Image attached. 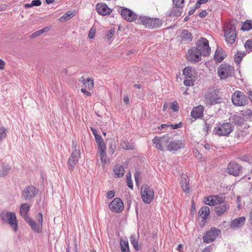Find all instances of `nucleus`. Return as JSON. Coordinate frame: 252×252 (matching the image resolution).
I'll return each instance as SVG.
<instances>
[{"label":"nucleus","instance_id":"f257e3e1","mask_svg":"<svg viewBox=\"0 0 252 252\" xmlns=\"http://www.w3.org/2000/svg\"><path fill=\"white\" fill-rule=\"evenodd\" d=\"M0 218L4 222L9 224L14 231H17L18 225L15 213L2 212L0 214Z\"/></svg>","mask_w":252,"mask_h":252},{"label":"nucleus","instance_id":"f03ea898","mask_svg":"<svg viewBox=\"0 0 252 252\" xmlns=\"http://www.w3.org/2000/svg\"><path fill=\"white\" fill-rule=\"evenodd\" d=\"M224 32L227 42L234 43L237 36L235 24L232 22L227 23L224 27Z\"/></svg>","mask_w":252,"mask_h":252},{"label":"nucleus","instance_id":"7ed1b4c3","mask_svg":"<svg viewBox=\"0 0 252 252\" xmlns=\"http://www.w3.org/2000/svg\"><path fill=\"white\" fill-rule=\"evenodd\" d=\"M219 91L215 88L209 89L205 94V102L207 105H214L220 102L221 98L218 94Z\"/></svg>","mask_w":252,"mask_h":252},{"label":"nucleus","instance_id":"20e7f679","mask_svg":"<svg viewBox=\"0 0 252 252\" xmlns=\"http://www.w3.org/2000/svg\"><path fill=\"white\" fill-rule=\"evenodd\" d=\"M234 129L230 123H225L215 127L214 132L219 136H228Z\"/></svg>","mask_w":252,"mask_h":252},{"label":"nucleus","instance_id":"39448f33","mask_svg":"<svg viewBox=\"0 0 252 252\" xmlns=\"http://www.w3.org/2000/svg\"><path fill=\"white\" fill-rule=\"evenodd\" d=\"M195 49L199 51L204 56H208L211 50L209 45V41L204 37H201L197 40L196 47H195Z\"/></svg>","mask_w":252,"mask_h":252},{"label":"nucleus","instance_id":"423d86ee","mask_svg":"<svg viewBox=\"0 0 252 252\" xmlns=\"http://www.w3.org/2000/svg\"><path fill=\"white\" fill-rule=\"evenodd\" d=\"M141 195L143 201L145 203L149 204L154 199L153 189L147 185H143L141 188Z\"/></svg>","mask_w":252,"mask_h":252},{"label":"nucleus","instance_id":"0eeeda50","mask_svg":"<svg viewBox=\"0 0 252 252\" xmlns=\"http://www.w3.org/2000/svg\"><path fill=\"white\" fill-rule=\"evenodd\" d=\"M36 219L38 222V224L31 217L27 219L25 221L29 223L33 231L36 233H39L41 231L42 226V214L41 213H39L36 216Z\"/></svg>","mask_w":252,"mask_h":252},{"label":"nucleus","instance_id":"6e6552de","mask_svg":"<svg viewBox=\"0 0 252 252\" xmlns=\"http://www.w3.org/2000/svg\"><path fill=\"white\" fill-rule=\"evenodd\" d=\"M171 141V137L168 134H165L161 137H158L156 136L152 140L154 144L156 145V148L163 151L164 150V147L168 146L167 143Z\"/></svg>","mask_w":252,"mask_h":252},{"label":"nucleus","instance_id":"1a4fd4ad","mask_svg":"<svg viewBox=\"0 0 252 252\" xmlns=\"http://www.w3.org/2000/svg\"><path fill=\"white\" fill-rule=\"evenodd\" d=\"M232 101L236 106H243L248 103V98L243 92L237 91L232 94Z\"/></svg>","mask_w":252,"mask_h":252},{"label":"nucleus","instance_id":"9d476101","mask_svg":"<svg viewBox=\"0 0 252 252\" xmlns=\"http://www.w3.org/2000/svg\"><path fill=\"white\" fill-rule=\"evenodd\" d=\"M233 73V68L229 64L222 63L218 67V73L221 79L232 76Z\"/></svg>","mask_w":252,"mask_h":252},{"label":"nucleus","instance_id":"9b49d317","mask_svg":"<svg viewBox=\"0 0 252 252\" xmlns=\"http://www.w3.org/2000/svg\"><path fill=\"white\" fill-rule=\"evenodd\" d=\"M38 192V189L33 186L26 187L22 192L21 197L24 200H30L35 196Z\"/></svg>","mask_w":252,"mask_h":252},{"label":"nucleus","instance_id":"f8f14e48","mask_svg":"<svg viewBox=\"0 0 252 252\" xmlns=\"http://www.w3.org/2000/svg\"><path fill=\"white\" fill-rule=\"evenodd\" d=\"M220 230L216 228L213 227L207 231L203 236V241L206 243H210L213 242L220 234Z\"/></svg>","mask_w":252,"mask_h":252},{"label":"nucleus","instance_id":"ddd939ff","mask_svg":"<svg viewBox=\"0 0 252 252\" xmlns=\"http://www.w3.org/2000/svg\"><path fill=\"white\" fill-rule=\"evenodd\" d=\"M80 150L74 149L71 154L68 161L69 170L72 171L75 165L77 163L79 158H80Z\"/></svg>","mask_w":252,"mask_h":252},{"label":"nucleus","instance_id":"4468645a","mask_svg":"<svg viewBox=\"0 0 252 252\" xmlns=\"http://www.w3.org/2000/svg\"><path fill=\"white\" fill-rule=\"evenodd\" d=\"M202 55V54L194 47L188 51L187 55V60L191 63H197L201 60Z\"/></svg>","mask_w":252,"mask_h":252},{"label":"nucleus","instance_id":"2eb2a0df","mask_svg":"<svg viewBox=\"0 0 252 252\" xmlns=\"http://www.w3.org/2000/svg\"><path fill=\"white\" fill-rule=\"evenodd\" d=\"M110 209L114 212H121L124 210V204L120 198H114L109 205Z\"/></svg>","mask_w":252,"mask_h":252},{"label":"nucleus","instance_id":"dca6fc26","mask_svg":"<svg viewBox=\"0 0 252 252\" xmlns=\"http://www.w3.org/2000/svg\"><path fill=\"white\" fill-rule=\"evenodd\" d=\"M227 169L229 174L235 176H239L242 171L241 166L234 162H230L227 167Z\"/></svg>","mask_w":252,"mask_h":252},{"label":"nucleus","instance_id":"f3484780","mask_svg":"<svg viewBox=\"0 0 252 252\" xmlns=\"http://www.w3.org/2000/svg\"><path fill=\"white\" fill-rule=\"evenodd\" d=\"M204 109V108L202 105L194 107L191 111V116L194 120H192V119H189L188 122L191 124L197 119L201 118L203 115Z\"/></svg>","mask_w":252,"mask_h":252},{"label":"nucleus","instance_id":"a211bd4d","mask_svg":"<svg viewBox=\"0 0 252 252\" xmlns=\"http://www.w3.org/2000/svg\"><path fill=\"white\" fill-rule=\"evenodd\" d=\"M121 15L126 20L132 22L138 19L137 15L131 10L126 8H124L121 11Z\"/></svg>","mask_w":252,"mask_h":252},{"label":"nucleus","instance_id":"6ab92c4d","mask_svg":"<svg viewBox=\"0 0 252 252\" xmlns=\"http://www.w3.org/2000/svg\"><path fill=\"white\" fill-rule=\"evenodd\" d=\"M96 10L99 15L105 16L110 14L112 10L105 3H98L96 5Z\"/></svg>","mask_w":252,"mask_h":252},{"label":"nucleus","instance_id":"aec40b11","mask_svg":"<svg viewBox=\"0 0 252 252\" xmlns=\"http://www.w3.org/2000/svg\"><path fill=\"white\" fill-rule=\"evenodd\" d=\"M246 218L245 217H241L236 218L231 221L230 226L233 229H236L242 227L245 223Z\"/></svg>","mask_w":252,"mask_h":252},{"label":"nucleus","instance_id":"412c9836","mask_svg":"<svg viewBox=\"0 0 252 252\" xmlns=\"http://www.w3.org/2000/svg\"><path fill=\"white\" fill-rule=\"evenodd\" d=\"M183 146L184 145L181 141L171 140L168 146H167V149L170 151H177L183 147Z\"/></svg>","mask_w":252,"mask_h":252},{"label":"nucleus","instance_id":"4be33fe9","mask_svg":"<svg viewBox=\"0 0 252 252\" xmlns=\"http://www.w3.org/2000/svg\"><path fill=\"white\" fill-rule=\"evenodd\" d=\"M30 208V206L27 203H23L20 206V214L25 220H26L27 219L30 218L28 215Z\"/></svg>","mask_w":252,"mask_h":252},{"label":"nucleus","instance_id":"5701e85b","mask_svg":"<svg viewBox=\"0 0 252 252\" xmlns=\"http://www.w3.org/2000/svg\"><path fill=\"white\" fill-rule=\"evenodd\" d=\"M181 187L185 192H189V179L186 174L181 176Z\"/></svg>","mask_w":252,"mask_h":252},{"label":"nucleus","instance_id":"b1692460","mask_svg":"<svg viewBox=\"0 0 252 252\" xmlns=\"http://www.w3.org/2000/svg\"><path fill=\"white\" fill-rule=\"evenodd\" d=\"M137 20L139 23H141L146 27L151 29L152 26L153 18L146 16H140L139 18L137 19Z\"/></svg>","mask_w":252,"mask_h":252},{"label":"nucleus","instance_id":"393cba45","mask_svg":"<svg viewBox=\"0 0 252 252\" xmlns=\"http://www.w3.org/2000/svg\"><path fill=\"white\" fill-rule=\"evenodd\" d=\"M228 205L226 203H222L215 206V212L217 215L220 216L227 211Z\"/></svg>","mask_w":252,"mask_h":252},{"label":"nucleus","instance_id":"a878e982","mask_svg":"<svg viewBox=\"0 0 252 252\" xmlns=\"http://www.w3.org/2000/svg\"><path fill=\"white\" fill-rule=\"evenodd\" d=\"M180 37L182 41H191L192 40L191 33L188 30H184L182 31Z\"/></svg>","mask_w":252,"mask_h":252},{"label":"nucleus","instance_id":"bb28decb","mask_svg":"<svg viewBox=\"0 0 252 252\" xmlns=\"http://www.w3.org/2000/svg\"><path fill=\"white\" fill-rule=\"evenodd\" d=\"M113 171L118 177H122L124 174L125 169L123 166L121 165H116L113 168Z\"/></svg>","mask_w":252,"mask_h":252},{"label":"nucleus","instance_id":"cd10ccee","mask_svg":"<svg viewBox=\"0 0 252 252\" xmlns=\"http://www.w3.org/2000/svg\"><path fill=\"white\" fill-rule=\"evenodd\" d=\"M106 149V148L98 149V154L102 164H105L106 163L107 156Z\"/></svg>","mask_w":252,"mask_h":252},{"label":"nucleus","instance_id":"c85d7f7f","mask_svg":"<svg viewBox=\"0 0 252 252\" xmlns=\"http://www.w3.org/2000/svg\"><path fill=\"white\" fill-rule=\"evenodd\" d=\"M210 214V209L207 206L202 207L198 212V215L205 219Z\"/></svg>","mask_w":252,"mask_h":252},{"label":"nucleus","instance_id":"c756f323","mask_svg":"<svg viewBox=\"0 0 252 252\" xmlns=\"http://www.w3.org/2000/svg\"><path fill=\"white\" fill-rule=\"evenodd\" d=\"M10 170V167L9 165H3L0 167V177H4L6 176Z\"/></svg>","mask_w":252,"mask_h":252},{"label":"nucleus","instance_id":"7c9ffc66","mask_svg":"<svg viewBox=\"0 0 252 252\" xmlns=\"http://www.w3.org/2000/svg\"><path fill=\"white\" fill-rule=\"evenodd\" d=\"M75 13L71 11H67L63 16L60 18V21L62 22H65L69 20L71 18L74 16Z\"/></svg>","mask_w":252,"mask_h":252},{"label":"nucleus","instance_id":"2f4dec72","mask_svg":"<svg viewBox=\"0 0 252 252\" xmlns=\"http://www.w3.org/2000/svg\"><path fill=\"white\" fill-rule=\"evenodd\" d=\"M175 6L172 10L171 14L176 16H180L182 12V5L178 6L177 5H174Z\"/></svg>","mask_w":252,"mask_h":252},{"label":"nucleus","instance_id":"473e14b6","mask_svg":"<svg viewBox=\"0 0 252 252\" xmlns=\"http://www.w3.org/2000/svg\"><path fill=\"white\" fill-rule=\"evenodd\" d=\"M121 147L124 150H133L134 149V145L130 143L128 141H124L121 144Z\"/></svg>","mask_w":252,"mask_h":252},{"label":"nucleus","instance_id":"72a5a7b5","mask_svg":"<svg viewBox=\"0 0 252 252\" xmlns=\"http://www.w3.org/2000/svg\"><path fill=\"white\" fill-rule=\"evenodd\" d=\"M252 29V21L250 20H246L243 24L241 27V30L245 31H249Z\"/></svg>","mask_w":252,"mask_h":252},{"label":"nucleus","instance_id":"f704fd0d","mask_svg":"<svg viewBox=\"0 0 252 252\" xmlns=\"http://www.w3.org/2000/svg\"><path fill=\"white\" fill-rule=\"evenodd\" d=\"M130 241L131 244L133 245L134 248L136 250H139V247L138 246V241L136 240V237L135 234L131 235L130 237Z\"/></svg>","mask_w":252,"mask_h":252},{"label":"nucleus","instance_id":"c9c22d12","mask_svg":"<svg viewBox=\"0 0 252 252\" xmlns=\"http://www.w3.org/2000/svg\"><path fill=\"white\" fill-rule=\"evenodd\" d=\"M214 59L217 62H221L224 59V56L222 55L221 51L218 49L216 50L214 55Z\"/></svg>","mask_w":252,"mask_h":252},{"label":"nucleus","instance_id":"e433bc0d","mask_svg":"<svg viewBox=\"0 0 252 252\" xmlns=\"http://www.w3.org/2000/svg\"><path fill=\"white\" fill-rule=\"evenodd\" d=\"M162 24V21L158 18H153L152 26L151 29L158 28Z\"/></svg>","mask_w":252,"mask_h":252},{"label":"nucleus","instance_id":"4c0bfd02","mask_svg":"<svg viewBox=\"0 0 252 252\" xmlns=\"http://www.w3.org/2000/svg\"><path fill=\"white\" fill-rule=\"evenodd\" d=\"M246 55V54L244 52H238L234 56V61L237 64L240 63L241 60Z\"/></svg>","mask_w":252,"mask_h":252},{"label":"nucleus","instance_id":"58836bf2","mask_svg":"<svg viewBox=\"0 0 252 252\" xmlns=\"http://www.w3.org/2000/svg\"><path fill=\"white\" fill-rule=\"evenodd\" d=\"M121 246L122 252H129L128 241L126 240H121Z\"/></svg>","mask_w":252,"mask_h":252},{"label":"nucleus","instance_id":"ea45409f","mask_svg":"<svg viewBox=\"0 0 252 252\" xmlns=\"http://www.w3.org/2000/svg\"><path fill=\"white\" fill-rule=\"evenodd\" d=\"M232 122L237 125H241L243 122L242 118L237 115H234L232 118Z\"/></svg>","mask_w":252,"mask_h":252},{"label":"nucleus","instance_id":"a19ab883","mask_svg":"<svg viewBox=\"0 0 252 252\" xmlns=\"http://www.w3.org/2000/svg\"><path fill=\"white\" fill-rule=\"evenodd\" d=\"M49 30V28L48 27H45L41 30H38L34 32H33L31 35V38H35L38 36L40 35L42 33L45 32H46Z\"/></svg>","mask_w":252,"mask_h":252},{"label":"nucleus","instance_id":"79ce46f5","mask_svg":"<svg viewBox=\"0 0 252 252\" xmlns=\"http://www.w3.org/2000/svg\"><path fill=\"white\" fill-rule=\"evenodd\" d=\"M83 84L86 87H87L88 89L91 90L94 87V80L93 79L88 78L86 80H83L82 81Z\"/></svg>","mask_w":252,"mask_h":252},{"label":"nucleus","instance_id":"37998d69","mask_svg":"<svg viewBox=\"0 0 252 252\" xmlns=\"http://www.w3.org/2000/svg\"><path fill=\"white\" fill-rule=\"evenodd\" d=\"M194 76H187L185 77L184 84L187 86H191L193 85V78Z\"/></svg>","mask_w":252,"mask_h":252},{"label":"nucleus","instance_id":"c03bdc74","mask_svg":"<svg viewBox=\"0 0 252 252\" xmlns=\"http://www.w3.org/2000/svg\"><path fill=\"white\" fill-rule=\"evenodd\" d=\"M216 197L215 195H210L205 198L204 201L205 204L209 206H214V198Z\"/></svg>","mask_w":252,"mask_h":252},{"label":"nucleus","instance_id":"a18cd8bd","mask_svg":"<svg viewBox=\"0 0 252 252\" xmlns=\"http://www.w3.org/2000/svg\"><path fill=\"white\" fill-rule=\"evenodd\" d=\"M183 74L185 77L194 76L192 74V68L191 67H186L183 70Z\"/></svg>","mask_w":252,"mask_h":252},{"label":"nucleus","instance_id":"49530a36","mask_svg":"<svg viewBox=\"0 0 252 252\" xmlns=\"http://www.w3.org/2000/svg\"><path fill=\"white\" fill-rule=\"evenodd\" d=\"M116 146L114 141H112L109 144V147L108 149V153L112 155L115 151Z\"/></svg>","mask_w":252,"mask_h":252},{"label":"nucleus","instance_id":"de8ad7c7","mask_svg":"<svg viewBox=\"0 0 252 252\" xmlns=\"http://www.w3.org/2000/svg\"><path fill=\"white\" fill-rule=\"evenodd\" d=\"M214 205L218 206L222 203H225L224 202L223 199L219 197L218 196H216V197L214 198Z\"/></svg>","mask_w":252,"mask_h":252},{"label":"nucleus","instance_id":"09e8293b","mask_svg":"<svg viewBox=\"0 0 252 252\" xmlns=\"http://www.w3.org/2000/svg\"><path fill=\"white\" fill-rule=\"evenodd\" d=\"M245 47L247 50L252 51V38L246 42Z\"/></svg>","mask_w":252,"mask_h":252},{"label":"nucleus","instance_id":"8fccbe9b","mask_svg":"<svg viewBox=\"0 0 252 252\" xmlns=\"http://www.w3.org/2000/svg\"><path fill=\"white\" fill-rule=\"evenodd\" d=\"M170 108H171V109L173 111L176 112V111H178L179 108V106L178 103L176 101H173V102L171 103V105Z\"/></svg>","mask_w":252,"mask_h":252},{"label":"nucleus","instance_id":"3c124183","mask_svg":"<svg viewBox=\"0 0 252 252\" xmlns=\"http://www.w3.org/2000/svg\"><path fill=\"white\" fill-rule=\"evenodd\" d=\"M127 185L131 189H133V184L131 179V175L129 173V175H127Z\"/></svg>","mask_w":252,"mask_h":252},{"label":"nucleus","instance_id":"603ef678","mask_svg":"<svg viewBox=\"0 0 252 252\" xmlns=\"http://www.w3.org/2000/svg\"><path fill=\"white\" fill-rule=\"evenodd\" d=\"M6 135V133L5 129L3 127L0 128V140L5 138Z\"/></svg>","mask_w":252,"mask_h":252},{"label":"nucleus","instance_id":"864d4df0","mask_svg":"<svg viewBox=\"0 0 252 252\" xmlns=\"http://www.w3.org/2000/svg\"><path fill=\"white\" fill-rule=\"evenodd\" d=\"M96 143L97 144L98 149L106 148V146L104 143V141L103 139H102L101 140L98 141L97 142H96Z\"/></svg>","mask_w":252,"mask_h":252},{"label":"nucleus","instance_id":"5fc2aeb1","mask_svg":"<svg viewBox=\"0 0 252 252\" xmlns=\"http://www.w3.org/2000/svg\"><path fill=\"white\" fill-rule=\"evenodd\" d=\"M115 31L113 30H110L105 35V38L108 40H109L114 35Z\"/></svg>","mask_w":252,"mask_h":252},{"label":"nucleus","instance_id":"6e6d98bb","mask_svg":"<svg viewBox=\"0 0 252 252\" xmlns=\"http://www.w3.org/2000/svg\"><path fill=\"white\" fill-rule=\"evenodd\" d=\"M210 124H208L206 121H205V126L203 127V131L206 133H208L209 131L210 130Z\"/></svg>","mask_w":252,"mask_h":252},{"label":"nucleus","instance_id":"4d7b16f0","mask_svg":"<svg viewBox=\"0 0 252 252\" xmlns=\"http://www.w3.org/2000/svg\"><path fill=\"white\" fill-rule=\"evenodd\" d=\"M184 2V0H173V3L174 5H182Z\"/></svg>","mask_w":252,"mask_h":252},{"label":"nucleus","instance_id":"13d9d810","mask_svg":"<svg viewBox=\"0 0 252 252\" xmlns=\"http://www.w3.org/2000/svg\"><path fill=\"white\" fill-rule=\"evenodd\" d=\"M115 194V192L114 190H110L107 192V197L109 199H111L113 198Z\"/></svg>","mask_w":252,"mask_h":252},{"label":"nucleus","instance_id":"bf43d9fd","mask_svg":"<svg viewBox=\"0 0 252 252\" xmlns=\"http://www.w3.org/2000/svg\"><path fill=\"white\" fill-rule=\"evenodd\" d=\"M41 4V2L40 0H33L32 1V6H38Z\"/></svg>","mask_w":252,"mask_h":252},{"label":"nucleus","instance_id":"052dcab7","mask_svg":"<svg viewBox=\"0 0 252 252\" xmlns=\"http://www.w3.org/2000/svg\"><path fill=\"white\" fill-rule=\"evenodd\" d=\"M140 176V173L138 171L136 172V173H135V175H134V178H135V182H136V184H137L138 183Z\"/></svg>","mask_w":252,"mask_h":252},{"label":"nucleus","instance_id":"680f3d73","mask_svg":"<svg viewBox=\"0 0 252 252\" xmlns=\"http://www.w3.org/2000/svg\"><path fill=\"white\" fill-rule=\"evenodd\" d=\"M169 126H171L172 129H175L181 127L182 126V124L179 123L175 125H170Z\"/></svg>","mask_w":252,"mask_h":252},{"label":"nucleus","instance_id":"e2e57ef3","mask_svg":"<svg viewBox=\"0 0 252 252\" xmlns=\"http://www.w3.org/2000/svg\"><path fill=\"white\" fill-rule=\"evenodd\" d=\"M95 35L94 31H93L92 29H91L89 33V37L90 39H93Z\"/></svg>","mask_w":252,"mask_h":252},{"label":"nucleus","instance_id":"0e129e2a","mask_svg":"<svg viewBox=\"0 0 252 252\" xmlns=\"http://www.w3.org/2000/svg\"><path fill=\"white\" fill-rule=\"evenodd\" d=\"M207 14V12L206 10H202L201 12H200L199 14V16L200 18H204L205 17Z\"/></svg>","mask_w":252,"mask_h":252},{"label":"nucleus","instance_id":"69168bd1","mask_svg":"<svg viewBox=\"0 0 252 252\" xmlns=\"http://www.w3.org/2000/svg\"><path fill=\"white\" fill-rule=\"evenodd\" d=\"M81 92H82L83 94H86V95H88V96H90L91 95V93L88 91H87L86 89H83V88H82L81 89Z\"/></svg>","mask_w":252,"mask_h":252},{"label":"nucleus","instance_id":"338daca9","mask_svg":"<svg viewBox=\"0 0 252 252\" xmlns=\"http://www.w3.org/2000/svg\"><path fill=\"white\" fill-rule=\"evenodd\" d=\"M94 136L95 137V140L96 142H97L98 141L101 140L102 139H103L101 136L98 134H94Z\"/></svg>","mask_w":252,"mask_h":252},{"label":"nucleus","instance_id":"774afa93","mask_svg":"<svg viewBox=\"0 0 252 252\" xmlns=\"http://www.w3.org/2000/svg\"><path fill=\"white\" fill-rule=\"evenodd\" d=\"M5 63L3 61L0 59V69L2 70L4 68Z\"/></svg>","mask_w":252,"mask_h":252}]
</instances>
